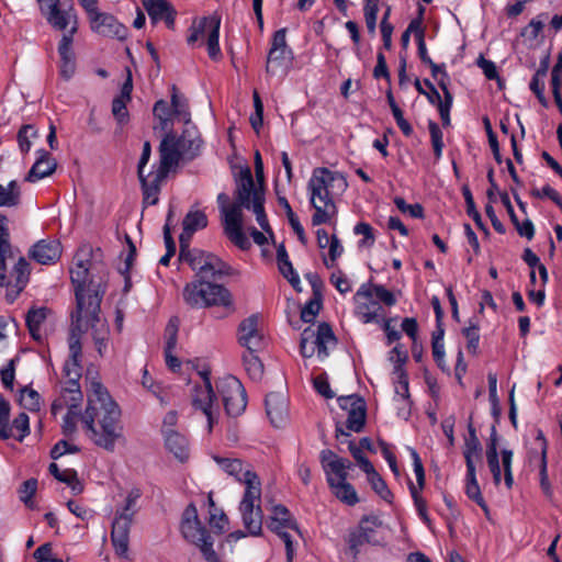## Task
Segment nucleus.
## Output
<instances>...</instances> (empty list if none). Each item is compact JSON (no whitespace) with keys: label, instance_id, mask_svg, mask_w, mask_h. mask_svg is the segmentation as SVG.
I'll return each instance as SVG.
<instances>
[{"label":"nucleus","instance_id":"1","mask_svg":"<svg viewBox=\"0 0 562 562\" xmlns=\"http://www.w3.org/2000/svg\"><path fill=\"white\" fill-rule=\"evenodd\" d=\"M92 257L89 247L80 248L74 257L70 278L75 286L77 310L71 315L70 331L79 334L80 339L91 328L93 340L108 339L106 324L100 317V303L105 292L108 272L104 265Z\"/></svg>","mask_w":562,"mask_h":562},{"label":"nucleus","instance_id":"2","mask_svg":"<svg viewBox=\"0 0 562 562\" xmlns=\"http://www.w3.org/2000/svg\"><path fill=\"white\" fill-rule=\"evenodd\" d=\"M235 201L229 202L226 193L217 195V203L221 213L222 225L228 239L240 249L250 246L249 239L243 232L244 214L243 209L252 210L256 220L263 232L272 235L267 215L265 213V191L261 186L255 187L250 168L243 169L236 180Z\"/></svg>","mask_w":562,"mask_h":562},{"label":"nucleus","instance_id":"3","mask_svg":"<svg viewBox=\"0 0 562 562\" xmlns=\"http://www.w3.org/2000/svg\"><path fill=\"white\" fill-rule=\"evenodd\" d=\"M81 422L88 438L106 451H114L116 443L124 441L120 407L100 382L90 383Z\"/></svg>","mask_w":562,"mask_h":562},{"label":"nucleus","instance_id":"4","mask_svg":"<svg viewBox=\"0 0 562 562\" xmlns=\"http://www.w3.org/2000/svg\"><path fill=\"white\" fill-rule=\"evenodd\" d=\"M348 187L346 178L328 168H315L307 183L310 203L314 209L312 225L330 224L337 216L335 198Z\"/></svg>","mask_w":562,"mask_h":562},{"label":"nucleus","instance_id":"5","mask_svg":"<svg viewBox=\"0 0 562 562\" xmlns=\"http://www.w3.org/2000/svg\"><path fill=\"white\" fill-rule=\"evenodd\" d=\"M356 314L364 323H379L384 317L382 304L393 306L396 297L381 284L364 283L355 294Z\"/></svg>","mask_w":562,"mask_h":562},{"label":"nucleus","instance_id":"6","mask_svg":"<svg viewBox=\"0 0 562 562\" xmlns=\"http://www.w3.org/2000/svg\"><path fill=\"white\" fill-rule=\"evenodd\" d=\"M184 302L194 308L231 306L233 303L229 291L221 284L195 279L183 289Z\"/></svg>","mask_w":562,"mask_h":562},{"label":"nucleus","instance_id":"7","mask_svg":"<svg viewBox=\"0 0 562 562\" xmlns=\"http://www.w3.org/2000/svg\"><path fill=\"white\" fill-rule=\"evenodd\" d=\"M200 139H187L168 133L160 143V161L156 172L167 177L168 172L178 165L182 157H193L200 147Z\"/></svg>","mask_w":562,"mask_h":562},{"label":"nucleus","instance_id":"8","mask_svg":"<svg viewBox=\"0 0 562 562\" xmlns=\"http://www.w3.org/2000/svg\"><path fill=\"white\" fill-rule=\"evenodd\" d=\"M81 344L79 342V334L75 330L69 335V359L64 366L65 386L61 395L70 396V405L78 407L82 401V393L79 386L81 376Z\"/></svg>","mask_w":562,"mask_h":562},{"label":"nucleus","instance_id":"9","mask_svg":"<svg viewBox=\"0 0 562 562\" xmlns=\"http://www.w3.org/2000/svg\"><path fill=\"white\" fill-rule=\"evenodd\" d=\"M179 259L189 263L199 280L216 279L227 274L229 270L218 257L200 249H180Z\"/></svg>","mask_w":562,"mask_h":562},{"label":"nucleus","instance_id":"10","mask_svg":"<svg viewBox=\"0 0 562 562\" xmlns=\"http://www.w3.org/2000/svg\"><path fill=\"white\" fill-rule=\"evenodd\" d=\"M221 19L216 15L204 16L192 22L187 42L189 45H202L206 40L209 56L216 60L221 57L218 44Z\"/></svg>","mask_w":562,"mask_h":562},{"label":"nucleus","instance_id":"11","mask_svg":"<svg viewBox=\"0 0 562 562\" xmlns=\"http://www.w3.org/2000/svg\"><path fill=\"white\" fill-rule=\"evenodd\" d=\"M181 532L183 537L201 549L207 562H214L215 551L213 550V541L206 529L202 526L198 517V510L194 505L190 504L183 512L181 521Z\"/></svg>","mask_w":562,"mask_h":562},{"label":"nucleus","instance_id":"12","mask_svg":"<svg viewBox=\"0 0 562 562\" xmlns=\"http://www.w3.org/2000/svg\"><path fill=\"white\" fill-rule=\"evenodd\" d=\"M199 374L202 378V383L193 389L192 406L195 411H200L206 417L207 430L211 432L220 418V403L213 391L209 372L201 371Z\"/></svg>","mask_w":562,"mask_h":562},{"label":"nucleus","instance_id":"13","mask_svg":"<svg viewBox=\"0 0 562 562\" xmlns=\"http://www.w3.org/2000/svg\"><path fill=\"white\" fill-rule=\"evenodd\" d=\"M261 486H251L244 492L239 503V513L244 527L250 536L257 537L262 530V510H261Z\"/></svg>","mask_w":562,"mask_h":562},{"label":"nucleus","instance_id":"14","mask_svg":"<svg viewBox=\"0 0 562 562\" xmlns=\"http://www.w3.org/2000/svg\"><path fill=\"white\" fill-rule=\"evenodd\" d=\"M216 389L228 416L236 417L244 413L247 397L239 380L232 375L222 378L217 381Z\"/></svg>","mask_w":562,"mask_h":562},{"label":"nucleus","instance_id":"15","mask_svg":"<svg viewBox=\"0 0 562 562\" xmlns=\"http://www.w3.org/2000/svg\"><path fill=\"white\" fill-rule=\"evenodd\" d=\"M285 37V29H280L273 34L266 64V72L270 76L282 77L291 66L292 52L286 45Z\"/></svg>","mask_w":562,"mask_h":562},{"label":"nucleus","instance_id":"16","mask_svg":"<svg viewBox=\"0 0 562 562\" xmlns=\"http://www.w3.org/2000/svg\"><path fill=\"white\" fill-rule=\"evenodd\" d=\"M40 3V8L42 13L46 16L48 23L54 27L66 31L69 26V30L64 35L74 36L77 32V16L74 13L72 9L60 10V1L59 0H37Z\"/></svg>","mask_w":562,"mask_h":562},{"label":"nucleus","instance_id":"17","mask_svg":"<svg viewBox=\"0 0 562 562\" xmlns=\"http://www.w3.org/2000/svg\"><path fill=\"white\" fill-rule=\"evenodd\" d=\"M213 460L217 463L220 469L233 476L236 481L245 485V491H248L250 485L260 487L261 482L258 475L252 471L251 467L238 458L214 456Z\"/></svg>","mask_w":562,"mask_h":562},{"label":"nucleus","instance_id":"18","mask_svg":"<svg viewBox=\"0 0 562 562\" xmlns=\"http://www.w3.org/2000/svg\"><path fill=\"white\" fill-rule=\"evenodd\" d=\"M319 461L328 485L348 479V470L352 467L349 460L337 456L329 449H325L319 453Z\"/></svg>","mask_w":562,"mask_h":562},{"label":"nucleus","instance_id":"19","mask_svg":"<svg viewBox=\"0 0 562 562\" xmlns=\"http://www.w3.org/2000/svg\"><path fill=\"white\" fill-rule=\"evenodd\" d=\"M339 406L347 411L348 416L346 427L350 431L360 432L367 418L366 403L362 398L356 395L340 396L338 398Z\"/></svg>","mask_w":562,"mask_h":562},{"label":"nucleus","instance_id":"20","mask_svg":"<svg viewBox=\"0 0 562 562\" xmlns=\"http://www.w3.org/2000/svg\"><path fill=\"white\" fill-rule=\"evenodd\" d=\"M133 521V513H116L111 532L115 552L125 557L128 551V533Z\"/></svg>","mask_w":562,"mask_h":562},{"label":"nucleus","instance_id":"21","mask_svg":"<svg viewBox=\"0 0 562 562\" xmlns=\"http://www.w3.org/2000/svg\"><path fill=\"white\" fill-rule=\"evenodd\" d=\"M381 526V521L376 516L363 517L359 524L357 531L352 532L349 538L350 549L355 555L358 553L359 547L363 543H376V529Z\"/></svg>","mask_w":562,"mask_h":562},{"label":"nucleus","instance_id":"22","mask_svg":"<svg viewBox=\"0 0 562 562\" xmlns=\"http://www.w3.org/2000/svg\"><path fill=\"white\" fill-rule=\"evenodd\" d=\"M239 344L247 350L257 351L263 344V336L259 329V317L251 315L239 325Z\"/></svg>","mask_w":562,"mask_h":562},{"label":"nucleus","instance_id":"23","mask_svg":"<svg viewBox=\"0 0 562 562\" xmlns=\"http://www.w3.org/2000/svg\"><path fill=\"white\" fill-rule=\"evenodd\" d=\"M207 226V216L199 209L192 207L182 221V233L179 237L180 249L189 248L192 235Z\"/></svg>","mask_w":562,"mask_h":562},{"label":"nucleus","instance_id":"24","mask_svg":"<svg viewBox=\"0 0 562 562\" xmlns=\"http://www.w3.org/2000/svg\"><path fill=\"white\" fill-rule=\"evenodd\" d=\"M61 255V247L58 240L42 239L32 246L29 256L41 265L56 262Z\"/></svg>","mask_w":562,"mask_h":562},{"label":"nucleus","instance_id":"25","mask_svg":"<svg viewBox=\"0 0 562 562\" xmlns=\"http://www.w3.org/2000/svg\"><path fill=\"white\" fill-rule=\"evenodd\" d=\"M266 412L274 427H282L288 419V402L284 393H270L266 396Z\"/></svg>","mask_w":562,"mask_h":562},{"label":"nucleus","instance_id":"26","mask_svg":"<svg viewBox=\"0 0 562 562\" xmlns=\"http://www.w3.org/2000/svg\"><path fill=\"white\" fill-rule=\"evenodd\" d=\"M91 29L103 35L109 37H117L120 40H124L127 35L126 27L116 21V19L106 13H100L94 16L90 21Z\"/></svg>","mask_w":562,"mask_h":562},{"label":"nucleus","instance_id":"27","mask_svg":"<svg viewBox=\"0 0 562 562\" xmlns=\"http://www.w3.org/2000/svg\"><path fill=\"white\" fill-rule=\"evenodd\" d=\"M268 528L271 531L278 533L282 540L283 533L289 535V530H294L297 532L295 520L291 516L288 508L283 505L272 506Z\"/></svg>","mask_w":562,"mask_h":562},{"label":"nucleus","instance_id":"28","mask_svg":"<svg viewBox=\"0 0 562 562\" xmlns=\"http://www.w3.org/2000/svg\"><path fill=\"white\" fill-rule=\"evenodd\" d=\"M153 22L164 20L169 29L175 25V10L167 0H142Z\"/></svg>","mask_w":562,"mask_h":562},{"label":"nucleus","instance_id":"29","mask_svg":"<svg viewBox=\"0 0 562 562\" xmlns=\"http://www.w3.org/2000/svg\"><path fill=\"white\" fill-rule=\"evenodd\" d=\"M37 154L38 157L25 178L29 182H35L50 176L57 166L56 160L47 151L40 150Z\"/></svg>","mask_w":562,"mask_h":562},{"label":"nucleus","instance_id":"30","mask_svg":"<svg viewBox=\"0 0 562 562\" xmlns=\"http://www.w3.org/2000/svg\"><path fill=\"white\" fill-rule=\"evenodd\" d=\"M72 38L68 35H63L58 46L60 55V75L66 79H70L76 71V58L71 48Z\"/></svg>","mask_w":562,"mask_h":562},{"label":"nucleus","instance_id":"31","mask_svg":"<svg viewBox=\"0 0 562 562\" xmlns=\"http://www.w3.org/2000/svg\"><path fill=\"white\" fill-rule=\"evenodd\" d=\"M165 446L167 450L175 456L180 462H184L189 458V445L186 437L176 429L165 430Z\"/></svg>","mask_w":562,"mask_h":562},{"label":"nucleus","instance_id":"32","mask_svg":"<svg viewBox=\"0 0 562 562\" xmlns=\"http://www.w3.org/2000/svg\"><path fill=\"white\" fill-rule=\"evenodd\" d=\"M165 178V176H160L156 171H150L146 177L139 178L145 203L154 205L158 202L160 184Z\"/></svg>","mask_w":562,"mask_h":562},{"label":"nucleus","instance_id":"33","mask_svg":"<svg viewBox=\"0 0 562 562\" xmlns=\"http://www.w3.org/2000/svg\"><path fill=\"white\" fill-rule=\"evenodd\" d=\"M314 340L317 347V357L325 359L329 355V349L336 346V338L333 334L330 326L322 323L314 333Z\"/></svg>","mask_w":562,"mask_h":562},{"label":"nucleus","instance_id":"34","mask_svg":"<svg viewBox=\"0 0 562 562\" xmlns=\"http://www.w3.org/2000/svg\"><path fill=\"white\" fill-rule=\"evenodd\" d=\"M49 310L46 307H35L31 308L26 314V325L29 327L31 336L35 340H41L42 338V325L46 321L47 315L49 314Z\"/></svg>","mask_w":562,"mask_h":562},{"label":"nucleus","instance_id":"35","mask_svg":"<svg viewBox=\"0 0 562 562\" xmlns=\"http://www.w3.org/2000/svg\"><path fill=\"white\" fill-rule=\"evenodd\" d=\"M468 429H469V436L465 439L463 454H464L467 468H470V467H475L474 460L480 459L482 448H481V442L476 436L475 429L472 426V424L469 425Z\"/></svg>","mask_w":562,"mask_h":562},{"label":"nucleus","instance_id":"36","mask_svg":"<svg viewBox=\"0 0 562 562\" xmlns=\"http://www.w3.org/2000/svg\"><path fill=\"white\" fill-rule=\"evenodd\" d=\"M21 203V188L15 180L0 184V207H15Z\"/></svg>","mask_w":562,"mask_h":562},{"label":"nucleus","instance_id":"37","mask_svg":"<svg viewBox=\"0 0 562 562\" xmlns=\"http://www.w3.org/2000/svg\"><path fill=\"white\" fill-rule=\"evenodd\" d=\"M64 406H68L69 411H68L67 415L64 418L63 428H64V431L66 434H71L76 429V416H77V413L75 412V409L77 407H72L70 405V396L61 395L60 398L54 401V403L52 404V413L54 415H56L58 413V411H60Z\"/></svg>","mask_w":562,"mask_h":562},{"label":"nucleus","instance_id":"38","mask_svg":"<svg viewBox=\"0 0 562 562\" xmlns=\"http://www.w3.org/2000/svg\"><path fill=\"white\" fill-rule=\"evenodd\" d=\"M449 76L446 71H442V76L438 79V85L443 92V102L439 104V114L445 126L450 124V109L452 106L453 97L448 89Z\"/></svg>","mask_w":562,"mask_h":562},{"label":"nucleus","instance_id":"39","mask_svg":"<svg viewBox=\"0 0 562 562\" xmlns=\"http://www.w3.org/2000/svg\"><path fill=\"white\" fill-rule=\"evenodd\" d=\"M486 461L492 472L494 483L498 485L501 483V465H499V454L497 452V438L495 434V428H493V434L491 436V442L486 449Z\"/></svg>","mask_w":562,"mask_h":562},{"label":"nucleus","instance_id":"40","mask_svg":"<svg viewBox=\"0 0 562 562\" xmlns=\"http://www.w3.org/2000/svg\"><path fill=\"white\" fill-rule=\"evenodd\" d=\"M467 495L473 499L485 513L488 512L487 505L482 496L479 483L476 481L475 467L467 468Z\"/></svg>","mask_w":562,"mask_h":562},{"label":"nucleus","instance_id":"41","mask_svg":"<svg viewBox=\"0 0 562 562\" xmlns=\"http://www.w3.org/2000/svg\"><path fill=\"white\" fill-rule=\"evenodd\" d=\"M333 494L347 505H355L358 503V495L353 486L347 480L342 482L331 483L329 485Z\"/></svg>","mask_w":562,"mask_h":562},{"label":"nucleus","instance_id":"42","mask_svg":"<svg viewBox=\"0 0 562 562\" xmlns=\"http://www.w3.org/2000/svg\"><path fill=\"white\" fill-rule=\"evenodd\" d=\"M171 108L175 116L184 123L190 122V112L187 99L178 92L176 86L171 87Z\"/></svg>","mask_w":562,"mask_h":562},{"label":"nucleus","instance_id":"43","mask_svg":"<svg viewBox=\"0 0 562 562\" xmlns=\"http://www.w3.org/2000/svg\"><path fill=\"white\" fill-rule=\"evenodd\" d=\"M48 470L58 481L71 486L75 493H80L82 491L75 470L66 469L60 471L56 463H50Z\"/></svg>","mask_w":562,"mask_h":562},{"label":"nucleus","instance_id":"44","mask_svg":"<svg viewBox=\"0 0 562 562\" xmlns=\"http://www.w3.org/2000/svg\"><path fill=\"white\" fill-rule=\"evenodd\" d=\"M255 352L256 351L248 350V352L243 356V361L249 376L252 380H260L263 375V364Z\"/></svg>","mask_w":562,"mask_h":562},{"label":"nucleus","instance_id":"45","mask_svg":"<svg viewBox=\"0 0 562 562\" xmlns=\"http://www.w3.org/2000/svg\"><path fill=\"white\" fill-rule=\"evenodd\" d=\"M154 116L159 120L160 128L165 132L171 128L172 108L165 100H159L154 105Z\"/></svg>","mask_w":562,"mask_h":562},{"label":"nucleus","instance_id":"46","mask_svg":"<svg viewBox=\"0 0 562 562\" xmlns=\"http://www.w3.org/2000/svg\"><path fill=\"white\" fill-rule=\"evenodd\" d=\"M364 473L367 474L368 481L371 484L374 492L383 499L389 501V498L391 497V492L387 488L384 480L375 471L374 467H372L371 470H368Z\"/></svg>","mask_w":562,"mask_h":562},{"label":"nucleus","instance_id":"47","mask_svg":"<svg viewBox=\"0 0 562 562\" xmlns=\"http://www.w3.org/2000/svg\"><path fill=\"white\" fill-rule=\"evenodd\" d=\"M30 263L25 258L20 257L12 270V276L15 278V286L22 290L29 281Z\"/></svg>","mask_w":562,"mask_h":562},{"label":"nucleus","instance_id":"48","mask_svg":"<svg viewBox=\"0 0 562 562\" xmlns=\"http://www.w3.org/2000/svg\"><path fill=\"white\" fill-rule=\"evenodd\" d=\"M414 85H415L416 90L420 94H424L431 104L437 105V108L439 109V104L442 103L443 101H442L438 90L435 88V86L429 80H427V79L424 80V85L427 87L428 90H426L424 88V86L419 81V79H416Z\"/></svg>","mask_w":562,"mask_h":562},{"label":"nucleus","instance_id":"49","mask_svg":"<svg viewBox=\"0 0 562 562\" xmlns=\"http://www.w3.org/2000/svg\"><path fill=\"white\" fill-rule=\"evenodd\" d=\"M40 394L32 390V389H23L21 391V394H20V397H19V401H20V404L29 409V411H37L40 408V405H41V402H40Z\"/></svg>","mask_w":562,"mask_h":562},{"label":"nucleus","instance_id":"50","mask_svg":"<svg viewBox=\"0 0 562 562\" xmlns=\"http://www.w3.org/2000/svg\"><path fill=\"white\" fill-rule=\"evenodd\" d=\"M10 405L0 398V438L9 439L12 436L11 427L9 425Z\"/></svg>","mask_w":562,"mask_h":562},{"label":"nucleus","instance_id":"51","mask_svg":"<svg viewBox=\"0 0 562 562\" xmlns=\"http://www.w3.org/2000/svg\"><path fill=\"white\" fill-rule=\"evenodd\" d=\"M301 355L304 358L312 357L317 350L315 340H314V330L304 329L301 336L300 342Z\"/></svg>","mask_w":562,"mask_h":562},{"label":"nucleus","instance_id":"52","mask_svg":"<svg viewBox=\"0 0 562 562\" xmlns=\"http://www.w3.org/2000/svg\"><path fill=\"white\" fill-rule=\"evenodd\" d=\"M344 247L340 240L334 235L333 243L328 247V255L323 256V262L327 268H333L336 265V260L342 255Z\"/></svg>","mask_w":562,"mask_h":562},{"label":"nucleus","instance_id":"53","mask_svg":"<svg viewBox=\"0 0 562 562\" xmlns=\"http://www.w3.org/2000/svg\"><path fill=\"white\" fill-rule=\"evenodd\" d=\"M462 193H463V196H464V200H465L468 215L470 217H472V220L475 222V224L480 228H483L482 217H481L479 211L475 207L474 199H473V195H472L469 187L464 186L462 188Z\"/></svg>","mask_w":562,"mask_h":562},{"label":"nucleus","instance_id":"54","mask_svg":"<svg viewBox=\"0 0 562 562\" xmlns=\"http://www.w3.org/2000/svg\"><path fill=\"white\" fill-rule=\"evenodd\" d=\"M210 526L217 532H224L228 525V518L220 508L210 509Z\"/></svg>","mask_w":562,"mask_h":562},{"label":"nucleus","instance_id":"55","mask_svg":"<svg viewBox=\"0 0 562 562\" xmlns=\"http://www.w3.org/2000/svg\"><path fill=\"white\" fill-rule=\"evenodd\" d=\"M37 136V131L32 125H23L18 134L20 149L27 153L31 149V138Z\"/></svg>","mask_w":562,"mask_h":562},{"label":"nucleus","instance_id":"56","mask_svg":"<svg viewBox=\"0 0 562 562\" xmlns=\"http://www.w3.org/2000/svg\"><path fill=\"white\" fill-rule=\"evenodd\" d=\"M499 454L502 458V467L504 470L505 484H506L507 488H510L514 484V477H513V472H512V462H513L514 453L509 449H503Z\"/></svg>","mask_w":562,"mask_h":562},{"label":"nucleus","instance_id":"57","mask_svg":"<svg viewBox=\"0 0 562 562\" xmlns=\"http://www.w3.org/2000/svg\"><path fill=\"white\" fill-rule=\"evenodd\" d=\"M353 232L356 235H361L363 238L359 241L360 247H371L374 244V235L371 225L364 222L358 223Z\"/></svg>","mask_w":562,"mask_h":562},{"label":"nucleus","instance_id":"58","mask_svg":"<svg viewBox=\"0 0 562 562\" xmlns=\"http://www.w3.org/2000/svg\"><path fill=\"white\" fill-rule=\"evenodd\" d=\"M430 137H431V144L434 148V153L437 159L441 157L442 148H443V142H442V132L435 122H429L428 124Z\"/></svg>","mask_w":562,"mask_h":562},{"label":"nucleus","instance_id":"59","mask_svg":"<svg viewBox=\"0 0 562 562\" xmlns=\"http://www.w3.org/2000/svg\"><path fill=\"white\" fill-rule=\"evenodd\" d=\"M252 98L255 113L250 116V124L252 128L258 133L259 128L262 126L263 104L257 90L254 91Z\"/></svg>","mask_w":562,"mask_h":562},{"label":"nucleus","instance_id":"60","mask_svg":"<svg viewBox=\"0 0 562 562\" xmlns=\"http://www.w3.org/2000/svg\"><path fill=\"white\" fill-rule=\"evenodd\" d=\"M463 336L468 340L467 348L470 352L476 353L480 341L479 327L475 324H470L462 330Z\"/></svg>","mask_w":562,"mask_h":562},{"label":"nucleus","instance_id":"61","mask_svg":"<svg viewBox=\"0 0 562 562\" xmlns=\"http://www.w3.org/2000/svg\"><path fill=\"white\" fill-rule=\"evenodd\" d=\"M394 203L397 209L403 213H409L412 217L420 218L424 216L423 206L418 203L416 204H407L403 198L396 196L394 199Z\"/></svg>","mask_w":562,"mask_h":562},{"label":"nucleus","instance_id":"62","mask_svg":"<svg viewBox=\"0 0 562 562\" xmlns=\"http://www.w3.org/2000/svg\"><path fill=\"white\" fill-rule=\"evenodd\" d=\"M394 374L396 375L397 382L395 385V393L396 395L401 396L402 398L408 397V379L405 370L403 368H395Z\"/></svg>","mask_w":562,"mask_h":562},{"label":"nucleus","instance_id":"63","mask_svg":"<svg viewBox=\"0 0 562 562\" xmlns=\"http://www.w3.org/2000/svg\"><path fill=\"white\" fill-rule=\"evenodd\" d=\"M349 451L363 472L371 470L373 464L369 461L368 458L364 457L363 450L361 449V447L355 445L353 442H350Z\"/></svg>","mask_w":562,"mask_h":562},{"label":"nucleus","instance_id":"64","mask_svg":"<svg viewBox=\"0 0 562 562\" xmlns=\"http://www.w3.org/2000/svg\"><path fill=\"white\" fill-rule=\"evenodd\" d=\"M126 102L120 98H115L112 102V113L120 124L126 123L128 119Z\"/></svg>","mask_w":562,"mask_h":562}]
</instances>
